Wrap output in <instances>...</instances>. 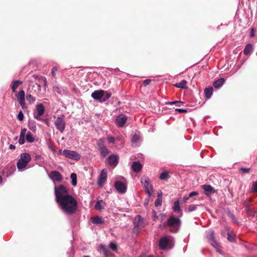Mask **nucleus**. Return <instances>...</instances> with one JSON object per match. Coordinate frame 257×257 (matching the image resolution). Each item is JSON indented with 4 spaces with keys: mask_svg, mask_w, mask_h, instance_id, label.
Listing matches in <instances>:
<instances>
[{
    "mask_svg": "<svg viewBox=\"0 0 257 257\" xmlns=\"http://www.w3.org/2000/svg\"><path fill=\"white\" fill-rule=\"evenodd\" d=\"M71 179V183L73 186H75L77 185V175L75 173H73L70 175Z\"/></svg>",
    "mask_w": 257,
    "mask_h": 257,
    "instance_id": "32",
    "label": "nucleus"
},
{
    "mask_svg": "<svg viewBox=\"0 0 257 257\" xmlns=\"http://www.w3.org/2000/svg\"><path fill=\"white\" fill-rule=\"evenodd\" d=\"M26 99L30 104H33L35 101V97L32 96L31 94H28L26 95Z\"/></svg>",
    "mask_w": 257,
    "mask_h": 257,
    "instance_id": "33",
    "label": "nucleus"
},
{
    "mask_svg": "<svg viewBox=\"0 0 257 257\" xmlns=\"http://www.w3.org/2000/svg\"><path fill=\"white\" fill-rule=\"evenodd\" d=\"M151 81H152L151 79H146L143 81V85L144 86H146L150 83Z\"/></svg>",
    "mask_w": 257,
    "mask_h": 257,
    "instance_id": "50",
    "label": "nucleus"
},
{
    "mask_svg": "<svg viewBox=\"0 0 257 257\" xmlns=\"http://www.w3.org/2000/svg\"><path fill=\"white\" fill-rule=\"evenodd\" d=\"M227 239L231 242L235 240L234 237L229 233H227Z\"/></svg>",
    "mask_w": 257,
    "mask_h": 257,
    "instance_id": "46",
    "label": "nucleus"
},
{
    "mask_svg": "<svg viewBox=\"0 0 257 257\" xmlns=\"http://www.w3.org/2000/svg\"><path fill=\"white\" fill-rule=\"evenodd\" d=\"M58 68L56 66H54L53 67L51 71V74L53 77L56 78V72L57 71Z\"/></svg>",
    "mask_w": 257,
    "mask_h": 257,
    "instance_id": "44",
    "label": "nucleus"
},
{
    "mask_svg": "<svg viewBox=\"0 0 257 257\" xmlns=\"http://www.w3.org/2000/svg\"><path fill=\"white\" fill-rule=\"evenodd\" d=\"M141 182L145 192L149 196H151L153 193V189L151 184L150 179L148 177L144 176L141 178Z\"/></svg>",
    "mask_w": 257,
    "mask_h": 257,
    "instance_id": "4",
    "label": "nucleus"
},
{
    "mask_svg": "<svg viewBox=\"0 0 257 257\" xmlns=\"http://www.w3.org/2000/svg\"><path fill=\"white\" fill-rule=\"evenodd\" d=\"M35 160L37 161V164H39L40 166H41L44 161V158L41 155L38 154L35 156Z\"/></svg>",
    "mask_w": 257,
    "mask_h": 257,
    "instance_id": "29",
    "label": "nucleus"
},
{
    "mask_svg": "<svg viewBox=\"0 0 257 257\" xmlns=\"http://www.w3.org/2000/svg\"><path fill=\"white\" fill-rule=\"evenodd\" d=\"M105 144V140L103 138L99 139L97 142V145L98 146V149H100L101 147H105L104 145Z\"/></svg>",
    "mask_w": 257,
    "mask_h": 257,
    "instance_id": "34",
    "label": "nucleus"
},
{
    "mask_svg": "<svg viewBox=\"0 0 257 257\" xmlns=\"http://www.w3.org/2000/svg\"><path fill=\"white\" fill-rule=\"evenodd\" d=\"M143 223V219L140 215H137L134 219V226L135 228H139Z\"/></svg>",
    "mask_w": 257,
    "mask_h": 257,
    "instance_id": "20",
    "label": "nucleus"
},
{
    "mask_svg": "<svg viewBox=\"0 0 257 257\" xmlns=\"http://www.w3.org/2000/svg\"><path fill=\"white\" fill-rule=\"evenodd\" d=\"M225 80L223 78H220L216 80L213 83V86L215 88H220L224 83Z\"/></svg>",
    "mask_w": 257,
    "mask_h": 257,
    "instance_id": "25",
    "label": "nucleus"
},
{
    "mask_svg": "<svg viewBox=\"0 0 257 257\" xmlns=\"http://www.w3.org/2000/svg\"><path fill=\"white\" fill-rule=\"evenodd\" d=\"M9 148H10V149H11V150H14V149H15L16 148V147H15V145H12V144H11V145H10V146H9Z\"/></svg>",
    "mask_w": 257,
    "mask_h": 257,
    "instance_id": "56",
    "label": "nucleus"
},
{
    "mask_svg": "<svg viewBox=\"0 0 257 257\" xmlns=\"http://www.w3.org/2000/svg\"><path fill=\"white\" fill-rule=\"evenodd\" d=\"M198 195V193L197 192H195V191H193V192H191V193H190L189 195V198H191L192 197H193V196H197Z\"/></svg>",
    "mask_w": 257,
    "mask_h": 257,
    "instance_id": "51",
    "label": "nucleus"
},
{
    "mask_svg": "<svg viewBox=\"0 0 257 257\" xmlns=\"http://www.w3.org/2000/svg\"><path fill=\"white\" fill-rule=\"evenodd\" d=\"M165 217H166V215L165 214L161 213L157 217V219L162 221L165 219Z\"/></svg>",
    "mask_w": 257,
    "mask_h": 257,
    "instance_id": "47",
    "label": "nucleus"
},
{
    "mask_svg": "<svg viewBox=\"0 0 257 257\" xmlns=\"http://www.w3.org/2000/svg\"><path fill=\"white\" fill-rule=\"evenodd\" d=\"M65 115L61 114L60 116L58 117L54 121V125L60 132L62 133L66 127V122L64 120Z\"/></svg>",
    "mask_w": 257,
    "mask_h": 257,
    "instance_id": "6",
    "label": "nucleus"
},
{
    "mask_svg": "<svg viewBox=\"0 0 257 257\" xmlns=\"http://www.w3.org/2000/svg\"><path fill=\"white\" fill-rule=\"evenodd\" d=\"M214 231L212 230H209L206 232V237L213 247H216L218 246V242L215 240L214 236Z\"/></svg>",
    "mask_w": 257,
    "mask_h": 257,
    "instance_id": "15",
    "label": "nucleus"
},
{
    "mask_svg": "<svg viewBox=\"0 0 257 257\" xmlns=\"http://www.w3.org/2000/svg\"><path fill=\"white\" fill-rule=\"evenodd\" d=\"M109 246L113 251H115L117 249V245L114 242H111L109 244Z\"/></svg>",
    "mask_w": 257,
    "mask_h": 257,
    "instance_id": "38",
    "label": "nucleus"
},
{
    "mask_svg": "<svg viewBox=\"0 0 257 257\" xmlns=\"http://www.w3.org/2000/svg\"><path fill=\"white\" fill-rule=\"evenodd\" d=\"M91 222L94 224H100L104 223L102 218L100 216L92 217L90 219Z\"/></svg>",
    "mask_w": 257,
    "mask_h": 257,
    "instance_id": "21",
    "label": "nucleus"
},
{
    "mask_svg": "<svg viewBox=\"0 0 257 257\" xmlns=\"http://www.w3.org/2000/svg\"><path fill=\"white\" fill-rule=\"evenodd\" d=\"M197 205H194V204H192V205H190L189 206L187 210H186V211H188V212H192L193 211H195L197 209Z\"/></svg>",
    "mask_w": 257,
    "mask_h": 257,
    "instance_id": "39",
    "label": "nucleus"
},
{
    "mask_svg": "<svg viewBox=\"0 0 257 257\" xmlns=\"http://www.w3.org/2000/svg\"><path fill=\"white\" fill-rule=\"evenodd\" d=\"M3 181V178L0 175V184Z\"/></svg>",
    "mask_w": 257,
    "mask_h": 257,
    "instance_id": "61",
    "label": "nucleus"
},
{
    "mask_svg": "<svg viewBox=\"0 0 257 257\" xmlns=\"http://www.w3.org/2000/svg\"><path fill=\"white\" fill-rule=\"evenodd\" d=\"M49 148L53 152H56V150L53 148V146H52L51 145H49Z\"/></svg>",
    "mask_w": 257,
    "mask_h": 257,
    "instance_id": "55",
    "label": "nucleus"
},
{
    "mask_svg": "<svg viewBox=\"0 0 257 257\" xmlns=\"http://www.w3.org/2000/svg\"><path fill=\"white\" fill-rule=\"evenodd\" d=\"M62 155L66 158L76 161H78L81 158V155L71 150H64L62 152Z\"/></svg>",
    "mask_w": 257,
    "mask_h": 257,
    "instance_id": "7",
    "label": "nucleus"
},
{
    "mask_svg": "<svg viewBox=\"0 0 257 257\" xmlns=\"http://www.w3.org/2000/svg\"><path fill=\"white\" fill-rule=\"evenodd\" d=\"M187 82L183 79L180 82L178 83V88H182L184 89H187L188 87L187 86Z\"/></svg>",
    "mask_w": 257,
    "mask_h": 257,
    "instance_id": "30",
    "label": "nucleus"
},
{
    "mask_svg": "<svg viewBox=\"0 0 257 257\" xmlns=\"http://www.w3.org/2000/svg\"><path fill=\"white\" fill-rule=\"evenodd\" d=\"M31 155L27 153H23L21 154L20 158L18 161L17 166L19 171H23L26 167L28 164L31 161Z\"/></svg>",
    "mask_w": 257,
    "mask_h": 257,
    "instance_id": "3",
    "label": "nucleus"
},
{
    "mask_svg": "<svg viewBox=\"0 0 257 257\" xmlns=\"http://www.w3.org/2000/svg\"><path fill=\"white\" fill-rule=\"evenodd\" d=\"M177 208H178V212H179V210H180V207H179V204L178 203V207H177Z\"/></svg>",
    "mask_w": 257,
    "mask_h": 257,
    "instance_id": "64",
    "label": "nucleus"
},
{
    "mask_svg": "<svg viewBox=\"0 0 257 257\" xmlns=\"http://www.w3.org/2000/svg\"><path fill=\"white\" fill-rule=\"evenodd\" d=\"M188 108H178V112L179 113H185L187 112L188 110Z\"/></svg>",
    "mask_w": 257,
    "mask_h": 257,
    "instance_id": "48",
    "label": "nucleus"
},
{
    "mask_svg": "<svg viewBox=\"0 0 257 257\" xmlns=\"http://www.w3.org/2000/svg\"><path fill=\"white\" fill-rule=\"evenodd\" d=\"M253 51L252 45L250 44H247L244 48L243 53L245 55H250Z\"/></svg>",
    "mask_w": 257,
    "mask_h": 257,
    "instance_id": "24",
    "label": "nucleus"
},
{
    "mask_svg": "<svg viewBox=\"0 0 257 257\" xmlns=\"http://www.w3.org/2000/svg\"><path fill=\"white\" fill-rule=\"evenodd\" d=\"M143 168V165L138 161H136L133 163L132 165V168L135 172H140Z\"/></svg>",
    "mask_w": 257,
    "mask_h": 257,
    "instance_id": "18",
    "label": "nucleus"
},
{
    "mask_svg": "<svg viewBox=\"0 0 257 257\" xmlns=\"http://www.w3.org/2000/svg\"><path fill=\"white\" fill-rule=\"evenodd\" d=\"M177 217L174 216L170 217L167 221L164 222L163 226L164 228L169 227V230L172 232L177 231Z\"/></svg>",
    "mask_w": 257,
    "mask_h": 257,
    "instance_id": "5",
    "label": "nucleus"
},
{
    "mask_svg": "<svg viewBox=\"0 0 257 257\" xmlns=\"http://www.w3.org/2000/svg\"><path fill=\"white\" fill-rule=\"evenodd\" d=\"M40 121H43L47 125H49V122L47 119H42V120H40Z\"/></svg>",
    "mask_w": 257,
    "mask_h": 257,
    "instance_id": "54",
    "label": "nucleus"
},
{
    "mask_svg": "<svg viewBox=\"0 0 257 257\" xmlns=\"http://www.w3.org/2000/svg\"><path fill=\"white\" fill-rule=\"evenodd\" d=\"M177 103H178V107H179L180 105H179V103H182L183 102H181V101H177Z\"/></svg>",
    "mask_w": 257,
    "mask_h": 257,
    "instance_id": "62",
    "label": "nucleus"
},
{
    "mask_svg": "<svg viewBox=\"0 0 257 257\" xmlns=\"http://www.w3.org/2000/svg\"><path fill=\"white\" fill-rule=\"evenodd\" d=\"M98 150L100 152V155L103 158L105 157L109 153L108 149L106 147H101L98 149Z\"/></svg>",
    "mask_w": 257,
    "mask_h": 257,
    "instance_id": "27",
    "label": "nucleus"
},
{
    "mask_svg": "<svg viewBox=\"0 0 257 257\" xmlns=\"http://www.w3.org/2000/svg\"><path fill=\"white\" fill-rule=\"evenodd\" d=\"M62 152H62V150H60L58 152V155L62 154Z\"/></svg>",
    "mask_w": 257,
    "mask_h": 257,
    "instance_id": "63",
    "label": "nucleus"
},
{
    "mask_svg": "<svg viewBox=\"0 0 257 257\" xmlns=\"http://www.w3.org/2000/svg\"><path fill=\"white\" fill-rule=\"evenodd\" d=\"M53 90L55 93L60 94L62 93L61 88L58 86H54L53 88Z\"/></svg>",
    "mask_w": 257,
    "mask_h": 257,
    "instance_id": "41",
    "label": "nucleus"
},
{
    "mask_svg": "<svg viewBox=\"0 0 257 257\" xmlns=\"http://www.w3.org/2000/svg\"><path fill=\"white\" fill-rule=\"evenodd\" d=\"M202 188L207 195L210 194L213 190V188L210 185H203Z\"/></svg>",
    "mask_w": 257,
    "mask_h": 257,
    "instance_id": "31",
    "label": "nucleus"
},
{
    "mask_svg": "<svg viewBox=\"0 0 257 257\" xmlns=\"http://www.w3.org/2000/svg\"><path fill=\"white\" fill-rule=\"evenodd\" d=\"M100 247L105 257H111L112 254L104 245L101 244Z\"/></svg>",
    "mask_w": 257,
    "mask_h": 257,
    "instance_id": "23",
    "label": "nucleus"
},
{
    "mask_svg": "<svg viewBox=\"0 0 257 257\" xmlns=\"http://www.w3.org/2000/svg\"><path fill=\"white\" fill-rule=\"evenodd\" d=\"M240 170L242 172V173H247L249 172V171H250V168H240Z\"/></svg>",
    "mask_w": 257,
    "mask_h": 257,
    "instance_id": "49",
    "label": "nucleus"
},
{
    "mask_svg": "<svg viewBox=\"0 0 257 257\" xmlns=\"http://www.w3.org/2000/svg\"><path fill=\"white\" fill-rule=\"evenodd\" d=\"M177 103V101H174L172 102H168L167 103L168 104H176Z\"/></svg>",
    "mask_w": 257,
    "mask_h": 257,
    "instance_id": "58",
    "label": "nucleus"
},
{
    "mask_svg": "<svg viewBox=\"0 0 257 257\" xmlns=\"http://www.w3.org/2000/svg\"><path fill=\"white\" fill-rule=\"evenodd\" d=\"M26 141L29 143H33L35 141V138L32 133L28 131L26 128H22L21 129L20 137L19 139V143L20 145H22L24 144Z\"/></svg>",
    "mask_w": 257,
    "mask_h": 257,
    "instance_id": "2",
    "label": "nucleus"
},
{
    "mask_svg": "<svg viewBox=\"0 0 257 257\" xmlns=\"http://www.w3.org/2000/svg\"><path fill=\"white\" fill-rule=\"evenodd\" d=\"M173 209L175 212L177 211V200L175 201L174 202V204L173 206Z\"/></svg>",
    "mask_w": 257,
    "mask_h": 257,
    "instance_id": "52",
    "label": "nucleus"
},
{
    "mask_svg": "<svg viewBox=\"0 0 257 257\" xmlns=\"http://www.w3.org/2000/svg\"><path fill=\"white\" fill-rule=\"evenodd\" d=\"M140 140V137L137 134H135L132 139V142L133 143H137Z\"/></svg>",
    "mask_w": 257,
    "mask_h": 257,
    "instance_id": "40",
    "label": "nucleus"
},
{
    "mask_svg": "<svg viewBox=\"0 0 257 257\" xmlns=\"http://www.w3.org/2000/svg\"><path fill=\"white\" fill-rule=\"evenodd\" d=\"M213 89L212 87L206 88L204 90V94L207 98H210L212 94Z\"/></svg>",
    "mask_w": 257,
    "mask_h": 257,
    "instance_id": "28",
    "label": "nucleus"
},
{
    "mask_svg": "<svg viewBox=\"0 0 257 257\" xmlns=\"http://www.w3.org/2000/svg\"><path fill=\"white\" fill-rule=\"evenodd\" d=\"M50 178L53 181L60 182L62 179V177L60 172L57 171H53L49 175Z\"/></svg>",
    "mask_w": 257,
    "mask_h": 257,
    "instance_id": "16",
    "label": "nucleus"
},
{
    "mask_svg": "<svg viewBox=\"0 0 257 257\" xmlns=\"http://www.w3.org/2000/svg\"><path fill=\"white\" fill-rule=\"evenodd\" d=\"M118 160V157L115 155H111L108 158V163L109 165L113 167H115L117 166Z\"/></svg>",
    "mask_w": 257,
    "mask_h": 257,
    "instance_id": "17",
    "label": "nucleus"
},
{
    "mask_svg": "<svg viewBox=\"0 0 257 257\" xmlns=\"http://www.w3.org/2000/svg\"><path fill=\"white\" fill-rule=\"evenodd\" d=\"M216 247H214L216 249V251L219 253H221V249L220 247V246L219 245V244L218 243V246H216Z\"/></svg>",
    "mask_w": 257,
    "mask_h": 257,
    "instance_id": "53",
    "label": "nucleus"
},
{
    "mask_svg": "<svg viewBox=\"0 0 257 257\" xmlns=\"http://www.w3.org/2000/svg\"><path fill=\"white\" fill-rule=\"evenodd\" d=\"M159 247L162 249H170L171 237L170 236H164L162 237L159 241Z\"/></svg>",
    "mask_w": 257,
    "mask_h": 257,
    "instance_id": "9",
    "label": "nucleus"
},
{
    "mask_svg": "<svg viewBox=\"0 0 257 257\" xmlns=\"http://www.w3.org/2000/svg\"><path fill=\"white\" fill-rule=\"evenodd\" d=\"M114 187L117 191L120 193H124L126 191V186L122 181H116L114 183Z\"/></svg>",
    "mask_w": 257,
    "mask_h": 257,
    "instance_id": "14",
    "label": "nucleus"
},
{
    "mask_svg": "<svg viewBox=\"0 0 257 257\" xmlns=\"http://www.w3.org/2000/svg\"><path fill=\"white\" fill-rule=\"evenodd\" d=\"M189 198V196L184 198V202H185Z\"/></svg>",
    "mask_w": 257,
    "mask_h": 257,
    "instance_id": "59",
    "label": "nucleus"
},
{
    "mask_svg": "<svg viewBox=\"0 0 257 257\" xmlns=\"http://www.w3.org/2000/svg\"><path fill=\"white\" fill-rule=\"evenodd\" d=\"M177 221H178V228H179V226L180 224V220L178 218V220H177Z\"/></svg>",
    "mask_w": 257,
    "mask_h": 257,
    "instance_id": "60",
    "label": "nucleus"
},
{
    "mask_svg": "<svg viewBox=\"0 0 257 257\" xmlns=\"http://www.w3.org/2000/svg\"><path fill=\"white\" fill-rule=\"evenodd\" d=\"M157 217L158 216H156V212L155 211H153L154 220H156V219L157 218Z\"/></svg>",
    "mask_w": 257,
    "mask_h": 257,
    "instance_id": "57",
    "label": "nucleus"
},
{
    "mask_svg": "<svg viewBox=\"0 0 257 257\" xmlns=\"http://www.w3.org/2000/svg\"><path fill=\"white\" fill-rule=\"evenodd\" d=\"M23 82L21 80H14L12 82L11 87L12 89V91L14 93L17 92V88L18 86L22 84Z\"/></svg>",
    "mask_w": 257,
    "mask_h": 257,
    "instance_id": "19",
    "label": "nucleus"
},
{
    "mask_svg": "<svg viewBox=\"0 0 257 257\" xmlns=\"http://www.w3.org/2000/svg\"><path fill=\"white\" fill-rule=\"evenodd\" d=\"M107 177V171L106 169H103L98 178V185L102 187L105 182Z\"/></svg>",
    "mask_w": 257,
    "mask_h": 257,
    "instance_id": "12",
    "label": "nucleus"
},
{
    "mask_svg": "<svg viewBox=\"0 0 257 257\" xmlns=\"http://www.w3.org/2000/svg\"><path fill=\"white\" fill-rule=\"evenodd\" d=\"M111 96V93L110 92H108L107 91H105L104 95L103 97V99L101 100V102H105L107 100H108L109 98H110Z\"/></svg>",
    "mask_w": 257,
    "mask_h": 257,
    "instance_id": "35",
    "label": "nucleus"
},
{
    "mask_svg": "<svg viewBox=\"0 0 257 257\" xmlns=\"http://www.w3.org/2000/svg\"><path fill=\"white\" fill-rule=\"evenodd\" d=\"M105 203L103 200H100L97 201L95 205V208L98 210H101L104 209Z\"/></svg>",
    "mask_w": 257,
    "mask_h": 257,
    "instance_id": "26",
    "label": "nucleus"
},
{
    "mask_svg": "<svg viewBox=\"0 0 257 257\" xmlns=\"http://www.w3.org/2000/svg\"><path fill=\"white\" fill-rule=\"evenodd\" d=\"M245 209L247 213L250 215L254 216L255 213L252 210V209L248 205H245Z\"/></svg>",
    "mask_w": 257,
    "mask_h": 257,
    "instance_id": "37",
    "label": "nucleus"
},
{
    "mask_svg": "<svg viewBox=\"0 0 257 257\" xmlns=\"http://www.w3.org/2000/svg\"><path fill=\"white\" fill-rule=\"evenodd\" d=\"M107 140L109 142V143L111 144H114L116 140H119L118 138H115L113 137H109L107 138Z\"/></svg>",
    "mask_w": 257,
    "mask_h": 257,
    "instance_id": "42",
    "label": "nucleus"
},
{
    "mask_svg": "<svg viewBox=\"0 0 257 257\" xmlns=\"http://www.w3.org/2000/svg\"><path fill=\"white\" fill-rule=\"evenodd\" d=\"M104 94L105 91L102 90H96L92 93L91 97L94 100H98L99 102H101V100L103 99Z\"/></svg>",
    "mask_w": 257,
    "mask_h": 257,
    "instance_id": "13",
    "label": "nucleus"
},
{
    "mask_svg": "<svg viewBox=\"0 0 257 257\" xmlns=\"http://www.w3.org/2000/svg\"><path fill=\"white\" fill-rule=\"evenodd\" d=\"M45 107L42 103H39L36 106V110L33 112V116L37 120H42L41 117L44 113Z\"/></svg>",
    "mask_w": 257,
    "mask_h": 257,
    "instance_id": "8",
    "label": "nucleus"
},
{
    "mask_svg": "<svg viewBox=\"0 0 257 257\" xmlns=\"http://www.w3.org/2000/svg\"><path fill=\"white\" fill-rule=\"evenodd\" d=\"M162 199L160 198H159L156 200V201L155 202V205L156 207H158L162 205Z\"/></svg>",
    "mask_w": 257,
    "mask_h": 257,
    "instance_id": "43",
    "label": "nucleus"
},
{
    "mask_svg": "<svg viewBox=\"0 0 257 257\" xmlns=\"http://www.w3.org/2000/svg\"><path fill=\"white\" fill-rule=\"evenodd\" d=\"M127 119V117L124 114L121 113L116 116L115 119L116 124L119 127H123Z\"/></svg>",
    "mask_w": 257,
    "mask_h": 257,
    "instance_id": "11",
    "label": "nucleus"
},
{
    "mask_svg": "<svg viewBox=\"0 0 257 257\" xmlns=\"http://www.w3.org/2000/svg\"><path fill=\"white\" fill-rule=\"evenodd\" d=\"M25 93L24 90L22 89L20 90L18 93H16V97L17 101L20 104L23 109L27 108V106L25 104Z\"/></svg>",
    "mask_w": 257,
    "mask_h": 257,
    "instance_id": "10",
    "label": "nucleus"
},
{
    "mask_svg": "<svg viewBox=\"0 0 257 257\" xmlns=\"http://www.w3.org/2000/svg\"><path fill=\"white\" fill-rule=\"evenodd\" d=\"M29 128L33 132H35L37 130L36 122L33 120H29L28 122Z\"/></svg>",
    "mask_w": 257,
    "mask_h": 257,
    "instance_id": "22",
    "label": "nucleus"
},
{
    "mask_svg": "<svg viewBox=\"0 0 257 257\" xmlns=\"http://www.w3.org/2000/svg\"><path fill=\"white\" fill-rule=\"evenodd\" d=\"M169 174L167 172H162L160 175V179L162 180H165L169 178Z\"/></svg>",
    "mask_w": 257,
    "mask_h": 257,
    "instance_id": "36",
    "label": "nucleus"
},
{
    "mask_svg": "<svg viewBox=\"0 0 257 257\" xmlns=\"http://www.w3.org/2000/svg\"><path fill=\"white\" fill-rule=\"evenodd\" d=\"M24 116L23 113L21 111H20L17 115L18 119L19 120L22 121L24 119Z\"/></svg>",
    "mask_w": 257,
    "mask_h": 257,
    "instance_id": "45",
    "label": "nucleus"
},
{
    "mask_svg": "<svg viewBox=\"0 0 257 257\" xmlns=\"http://www.w3.org/2000/svg\"><path fill=\"white\" fill-rule=\"evenodd\" d=\"M56 201L62 211L67 215L73 214L77 209L76 200L68 193L66 187L60 185L55 187Z\"/></svg>",
    "mask_w": 257,
    "mask_h": 257,
    "instance_id": "1",
    "label": "nucleus"
}]
</instances>
